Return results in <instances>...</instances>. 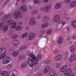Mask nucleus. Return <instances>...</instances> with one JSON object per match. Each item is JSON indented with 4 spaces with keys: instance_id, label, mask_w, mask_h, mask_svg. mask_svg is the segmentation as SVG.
Wrapping results in <instances>:
<instances>
[{
    "instance_id": "4d7b16f0",
    "label": "nucleus",
    "mask_w": 76,
    "mask_h": 76,
    "mask_svg": "<svg viewBox=\"0 0 76 76\" xmlns=\"http://www.w3.org/2000/svg\"><path fill=\"white\" fill-rule=\"evenodd\" d=\"M43 1L45 3H47L48 2V0H43Z\"/></svg>"
},
{
    "instance_id": "4468645a",
    "label": "nucleus",
    "mask_w": 76,
    "mask_h": 76,
    "mask_svg": "<svg viewBox=\"0 0 76 76\" xmlns=\"http://www.w3.org/2000/svg\"><path fill=\"white\" fill-rule=\"evenodd\" d=\"M62 59V56L61 55H58L55 58V60L56 61H60Z\"/></svg>"
},
{
    "instance_id": "393cba45",
    "label": "nucleus",
    "mask_w": 76,
    "mask_h": 76,
    "mask_svg": "<svg viewBox=\"0 0 76 76\" xmlns=\"http://www.w3.org/2000/svg\"><path fill=\"white\" fill-rule=\"evenodd\" d=\"M27 66V63L26 62L23 63L21 66L20 67L21 69H23Z\"/></svg>"
},
{
    "instance_id": "f03ea898",
    "label": "nucleus",
    "mask_w": 76,
    "mask_h": 76,
    "mask_svg": "<svg viewBox=\"0 0 76 76\" xmlns=\"http://www.w3.org/2000/svg\"><path fill=\"white\" fill-rule=\"evenodd\" d=\"M5 56H6V54H2L0 55V60L2 59L3 58H4L3 59V63L4 64H8L10 61L11 59L10 57L7 56L5 57Z\"/></svg>"
},
{
    "instance_id": "f257e3e1",
    "label": "nucleus",
    "mask_w": 76,
    "mask_h": 76,
    "mask_svg": "<svg viewBox=\"0 0 76 76\" xmlns=\"http://www.w3.org/2000/svg\"><path fill=\"white\" fill-rule=\"evenodd\" d=\"M27 54L28 56H29V59L27 62L28 64H29V66L31 67H32L34 66H36L39 60L37 57H35V55H33V53H30L29 51L27 52Z\"/></svg>"
},
{
    "instance_id": "72a5a7b5",
    "label": "nucleus",
    "mask_w": 76,
    "mask_h": 76,
    "mask_svg": "<svg viewBox=\"0 0 76 76\" xmlns=\"http://www.w3.org/2000/svg\"><path fill=\"white\" fill-rule=\"evenodd\" d=\"M12 38V39H15V38H18V35L17 34H14L12 35V37H11Z\"/></svg>"
},
{
    "instance_id": "4c0bfd02",
    "label": "nucleus",
    "mask_w": 76,
    "mask_h": 76,
    "mask_svg": "<svg viewBox=\"0 0 76 76\" xmlns=\"http://www.w3.org/2000/svg\"><path fill=\"white\" fill-rule=\"evenodd\" d=\"M76 5V2L74 1L72 2L70 4V6L71 7H74Z\"/></svg>"
},
{
    "instance_id": "09e8293b",
    "label": "nucleus",
    "mask_w": 76,
    "mask_h": 76,
    "mask_svg": "<svg viewBox=\"0 0 76 76\" xmlns=\"http://www.w3.org/2000/svg\"><path fill=\"white\" fill-rule=\"evenodd\" d=\"M40 32L42 34V33H45V30H41L40 31Z\"/></svg>"
},
{
    "instance_id": "4be33fe9",
    "label": "nucleus",
    "mask_w": 76,
    "mask_h": 76,
    "mask_svg": "<svg viewBox=\"0 0 76 76\" xmlns=\"http://www.w3.org/2000/svg\"><path fill=\"white\" fill-rule=\"evenodd\" d=\"M49 25L48 23H44L41 26V28L42 29H45V28L48 27Z\"/></svg>"
},
{
    "instance_id": "412c9836",
    "label": "nucleus",
    "mask_w": 76,
    "mask_h": 76,
    "mask_svg": "<svg viewBox=\"0 0 76 76\" xmlns=\"http://www.w3.org/2000/svg\"><path fill=\"white\" fill-rule=\"evenodd\" d=\"M20 9L23 12H25L27 10V9H26V7L24 6H22L20 7Z\"/></svg>"
},
{
    "instance_id": "37998d69",
    "label": "nucleus",
    "mask_w": 76,
    "mask_h": 76,
    "mask_svg": "<svg viewBox=\"0 0 76 76\" xmlns=\"http://www.w3.org/2000/svg\"><path fill=\"white\" fill-rule=\"evenodd\" d=\"M71 51L72 52L75 51V48L73 47H72L71 48Z\"/></svg>"
},
{
    "instance_id": "f8f14e48",
    "label": "nucleus",
    "mask_w": 76,
    "mask_h": 76,
    "mask_svg": "<svg viewBox=\"0 0 76 76\" xmlns=\"http://www.w3.org/2000/svg\"><path fill=\"white\" fill-rule=\"evenodd\" d=\"M71 73H72V69H69L64 72V75L65 76H69Z\"/></svg>"
},
{
    "instance_id": "052dcab7",
    "label": "nucleus",
    "mask_w": 76,
    "mask_h": 76,
    "mask_svg": "<svg viewBox=\"0 0 76 76\" xmlns=\"http://www.w3.org/2000/svg\"><path fill=\"white\" fill-rule=\"evenodd\" d=\"M67 31H69V30H70V28H69V27H67Z\"/></svg>"
},
{
    "instance_id": "5701e85b",
    "label": "nucleus",
    "mask_w": 76,
    "mask_h": 76,
    "mask_svg": "<svg viewBox=\"0 0 76 76\" xmlns=\"http://www.w3.org/2000/svg\"><path fill=\"white\" fill-rule=\"evenodd\" d=\"M71 27L73 28L74 27H76V20L73 21L71 24Z\"/></svg>"
},
{
    "instance_id": "7ed1b4c3",
    "label": "nucleus",
    "mask_w": 76,
    "mask_h": 76,
    "mask_svg": "<svg viewBox=\"0 0 76 76\" xmlns=\"http://www.w3.org/2000/svg\"><path fill=\"white\" fill-rule=\"evenodd\" d=\"M6 23L7 25H13V26H12L11 28H15L16 27V23L14 22L13 20L11 19H10L8 21H7Z\"/></svg>"
},
{
    "instance_id": "dca6fc26",
    "label": "nucleus",
    "mask_w": 76,
    "mask_h": 76,
    "mask_svg": "<svg viewBox=\"0 0 76 76\" xmlns=\"http://www.w3.org/2000/svg\"><path fill=\"white\" fill-rule=\"evenodd\" d=\"M57 74L55 72L53 71H50L49 74H48V76H56V75H57Z\"/></svg>"
},
{
    "instance_id": "de8ad7c7",
    "label": "nucleus",
    "mask_w": 76,
    "mask_h": 76,
    "mask_svg": "<svg viewBox=\"0 0 76 76\" xmlns=\"http://www.w3.org/2000/svg\"><path fill=\"white\" fill-rule=\"evenodd\" d=\"M53 53L54 54H56L57 53V50H55L53 52Z\"/></svg>"
},
{
    "instance_id": "6ab92c4d",
    "label": "nucleus",
    "mask_w": 76,
    "mask_h": 76,
    "mask_svg": "<svg viewBox=\"0 0 76 76\" xmlns=\"http://www.w3.org/2000/svg\"><path fill=\"white\" fill-rule=\"evenodd\" d=\"M1 75L2 76H9V74L7 72L4 71L1 73Z\"/></svg>"
},
{
    "instance_id": "473e14b6",
    "label": "nucleus",
    "mask_w": 76,
    "mask_h": 76,
    "mask_svg": "<svg viewBox=\"0 0 76 76\" xmlns=\"http://www.w3.org/2000/svg\"><path fill=\"white\" fill-rule=\"evenodd\" d=\"M12 56L14 57H17L18 55V52L17 51L14 52L12 53Z\"/></svg>"
},
{
    "instance_id": "a878e982",
    "label": "nucleus",
    "mask_w": 76,
    "mask_h": 76,
    "mask_svg": "<svg viewBox=\"0 0 76 76\" xmlns=\"http://www.w3.org/2000/svg\"><path fill=\"white\" fill-rule=\"evenodd\" d=\"M63 42V39L61 37H59V40L58 41V44H61Z\"/></svg>"
},
{
    "instance_id": "a211bd4d",
    "label": "nucleus",
    "mask_w": 76,
    "mask_h": 76,
    "mask_svg": "<svg viewBox=\"0 0 76 76\" xmlns=\"http://www.w3.org/2000/svg\"><path fill=\"white\" fill-rule=\"evenodd\" d=\"M67 67V65H65L64 66H63L62 68L61 69L60 72L61 73H63V72H64L65 70H66V68Z\"/></svg>"
},
{
    "instance_id": "49530a36",
    "label": "nucleus",
    "mask_w": 76,
    "mask_h": 76,
    "mask_svg": "<svg viewBox=\"0 0 76 76\" xmlns=\"http://www.w3.org/2000/svg\"><path fill=\"white\" fill-rule=\"evenodd\" d=\"M40 18H41V15H38V16L37 17V19L38 20H39V19H40Z\"/></svg>"
},
{
    "instance_id": "c03bdc74",
    "label": "nucleus",
    "mask_w": 76,
    "mask_h": 76,
    "mask_svg": "<svg viewBox=\"0 0 76 76\" xmlns=\"http://www.w3.org/2000/svg\"><path fill=\"white\" fill-rule=\"evenodd\" d=\"M28 45H27L23 46H22V47H23V50H25V48H26V47H28Z\"/></svg>"
},
{
    "instance_id": "0eeeda50",
    "label": "nucleus",
    "mask_w": 76,
    "mask_h": 76,
    "mask_svg": "<svg viewBox=\"0 0 76 76\" xmlns=\"http://www.w3.org/2000/svg\"><path fill=\"white\" fill-rule=\"evenodd\" d=\"M71 18H66L65 20H63L61 21V24H62L63 25H64L65 24L69 22L70 21Z\"/></svg>"
},
{
    "instance_id": "9b49d317",
    "label": "nucleus",
    "mask_w": 76,
    "mask_h": 76,
    "mask_svg": "<svg viewBox=\"0 0 76 76\" xmlns=\"http://www.w3.org/2000/svg\"><path fill=\"white\" fill-rule=\"evenodd\" d=\"M29 23L31 26L35 25H36V22L35 20V19L32 18L30 19Z\"/></svg>"
},
{
    "instance_id": "cd10ccee",
    "label": "nucleus",
    "mask_w": 76,
    "mask_h": 76,
    "mask_svg": "<svg viewBox=\"0 0 76 76\" xmlns=\"http://www.w3.org/2000/svg\"><path fill=\"white\" fill-rule=\"evenodd\" d=\"M25 58V55L24 54L21 55L19 57V60L21 61Z\"/></svg>"
},
{
    "instance_id": "a19ab883",
    "label": "nucleus",
    "mask_w": 76,
    "mask_h": 76,
    "mask_svg": "<svg viewBox=\"0 0 76 76\" xmlns=\"http://www.w3.org/2000/svg\"><path fill=\"white\" fill-rule=\"evenodd\" d=\"M42 56V55L41 54H39L38 55V58L39 59V60H40L41 58V57Z\"/></svg>"
},
{
    "instance_id": "2f4dec72",
    "label": "nucleus",
    "mask_w": 76,
    "mask_h": 76,
    "mask_svg": "<svg viewBox=\"0 0 76 76\" xmlns=\"http://www.w3.org/2000/svg\"><path fill=\"white\" fill-rule=\"evenodd\" d=\"M60 26H61V23H59L56 26L55 29L56 30H58V29L60 28Z\"/></svg>"
},
{
    "instance_id": "39448f33",
    "label": "nucleus",
    "mask_w": 76,
    "mask_h": 76,
    "mask_svg": "<svg viewBox=\"0 0 76 76\" xmlns=\"http://www.w3.org/2000/svg\"><path fill=\"white\" fill-rule=\"evenodd\" d=\"M4 23L3 22H1L0 23V29H2L4 31H7L9 29V27L7 26H5L4 27Z\"/></svg>"
},
{
    "instance_id": "9d476101",
    "label": "nucleus",
    "mask_w": 76,
    "mask_h": 76,
    "mask_svg": "<svg viewBox=\"0 0 76 76\" xmlns=\"http://www.w3.org/2000/svg\"><path fill=\"white\" fill-rule=\"evenodd\" d=\"M12 44L14 47H17L19 45V41L18 40H15L12 41Z\"/></svg>"
},
{
    "instance_id": "8fccbe9b",
    "label": "nucleus",
    "mask_w": 76,
    "mask_h": 76,
    "mask_svg": "<svg viewBox=\"0 0 76 76\" xmlns=\"http://www.w3.org/2000/svg\"><path fill=\"white\" fill-rule=\"evenodd\" d=\"M18 23L19 25H22V22L21 21L19 22Z\"/></svg>"
},
{
    "instance_id": "e2e57ef3",
    "label": "nucleus",
    "mask_w": 76,
    "mask_h": 76,
    "mask_svg": "<svg viewBox=\"0 0 76 76\" xmlns=\"http://www.w3.org/2000/svg\"><path fill=\"white\" fill-rule=\"evenodd\" d=\"M38 44V43H34V45H37Z\"/></svg>"
},
{
    "instance_id": "774afa93",
    "label": "nucleus",
    "mask_w": 76,
    "mask_h": 76,
    "mask_svg": "<svg viewBox=\"0 0 76 76\" xmlns=\"http://www.w3.org/2000/svg\"><path fill=\"white\" fill-rule=\"evenodd\" d=\"M18 4V2H16V4H15V5H17Z\"/></svg>"
},
{
    "instance_id": "a18cd8bd",
    "label": "nucleus",
    "mask_w": 76,
    "mask_h": 76,
    "mask_svg": "<svg viewBox=\"0 0 76 76\" xmlns=\"http://www.w3.org/2000/svg\"><path fill=\"white\" fill-rule=\"evenodd\" d=\"M34 1V2L35 3H38L39 2V0H33Z\"/></svg>"
},
{
    "instance_id": "69168bd1",
    "label": "nucleus",
    "mask_w": 76,
    "mask_h": 76,
    "mask_svg": "<svg viewBox=\"0 0 76 76\" xmlns=\"http://www.w3.org/2000/svg\"><path fill=\"white\" fill-rule=\"evenodd\" d=\"M2 15V12H0V16H1Z\"/></svg>"
},
{
    "instance_id": "ea45409f",
    "label": "nucleus",
    "mask_w": 76,
    "mask_h": 76,
    "mask_svg": "<svg viewBox=\"0 0 76 76\" xmlns=\"http://www.w3.org/2000/svg\"><path fill=\"white\" fill-rule=\"evenodd\" d=\"M60 67V64L59 63H57L56 66V67L57 69H59Z\"/></svg>"
},
{
    "instance_id": "c85d7f7f",
    "label": "nucleus",
    "mask_w": 76,
    "mask_h": 76,
    "mask_svg": "<svg viewBox=\"0 0 76 76\" xmlns=\"http://www.w3.org/2000/svg\"><path fill=\"white\" fill-rule=\"evenodd\" d=\"M11 17V15L9 14L6 15L4 17V19H3V20H5L6 19H9V18H10Z\"/></svg>"
},
{
    "instance_id": "c9c22d12",
    "label": "nucleus",
    "mask_w": 76,
    "mask_h": 76,
    "mask_svg": "<svg viewBox=\"0 0 76 76\" xmlns=\"http://www.w3.org/2000/svg\"><path fill=\"white\" fill-rule=\"evenodd\" d=\"M38 13L37 10H34L31 12V14L32 15H35Z\"/></svg>"
},
{
    "instance_id": "f3484780",
    "label": "nucleus",
    "mask_w": 76,
    "mask_h": 76,
    "mask_svg": "<svg viewBox=\"0 0 76 76\" xmlns=\"http://www.w3.org/2000/svg\"><path fill=\"white\" fill-rule=\"evenodd\" d=\"M50 67L49 66H47L46 69H45L43 73L44 74H46V73H47L50 71Z\"/></svg>"
},
{
    "instance_id": "bf43d9fd",
    "label": "nucleus",
    "mask_w": 76,
    "mask_h": 76,
    "mask_svg": "<svg viewBox=\"0 0 76 76\" xmlns=\"http://www.w3.org/2000/svg\"><path fill=\"white\" fill-rule=\"evenodd\" d=\"M70 76H75V74L72 73L70 75Z\"/></svg>"
},
{
    "instance_id": "aec40b11",
    "label": "nucleus",
    "mask_w": 76,
    "mask_h": 76,
    "mask_svg": "<svg viewBox=\"0 0 76 76\" xmlns=\"http://www.w3.org/2000/svg\"><path fill=\"white\" fill-rule=\"evenodd\" d=\"M48 20H49V17L47 16L44 17L42 19V21L43 22H45L48 21Z\"/></svg>"
},
{
    "instance_id": "864d4df0",
    "label": "nucleus",
    "mask_w": 76,
    "mask_h": 76,
    "mask_svg": "<svg viewBox=\"0 0 76 76\" xmlns=\"http://www.w3.org/2000/svg\"><path fill=\"white\" fill-rule=\"evenodd\" d=\"M23 50V49L22 47H21L19 49V50H20V51H22V50Z\"/></svg>"
},
{
    "instance_id": "20e7f679",
    "label": "nucleus",
    "mask_w": 76,
    "mask_h": 76,
    "mask_svg": "<svg viewBox=\"0 0 76 76\" xmlns=\"http://www.w3.org/2000/svg\"><path fill=\"white\" fill-rule=\"evenodd\" d=\"M14 17L15 19H19L22 18V14L19 11H16L14 13Z\"/></svg>"
},
{
    "instance_id": "3c124183",
    "label": "nucleus",
    "mask_w": 76,
    "mask_h": 76,
    "mask_svg": "<svg viewBox=\"0 0 76 76\" xmlns=\"http://www.w3.org/2000/svg\"><path fill=\"white\" fill-rule=\"evenodd\" d=\"M72 38L74 40V39H76V37L75 35H73L72 36Z\"/></svg>"
},
{
    "instance_id": "e433bc0d",
    "label": "nucleus",
    "mask_w": 76,
    "mask_h": 76,
    "mask_svg": "<svg viewBox=\"0 0 76 76\" xmlns=\"http://www.w3.org/2000/svg\"><path fill=\"white\" fill-rule=\"evenodd\" d=\"M52 32V29H49L47 30V34L48 35L49 34H50Z\"/></svg>"
},
{
    "instance_id": "ddd939ff",
    "label": "nucleus",
    "mask_w": 76,
    "mask_h": 76,
    "mask_svg": "<svg viewBox=\"0 0 76 76\" xmlns=\"http://www.w3.org/2000/svg\"><path fill=\"white\" fill-rule=\"evenodd\" d=\"M35 38V35L34 33H31L30 34L28 37V40L29 41H32Z\"/></svg>"
},
{
    "instance_id": "423d86ee",
    "label": "nucleus",
    "mask_w": 76,
    "mask_h": 76,
    "mask_svg": "<svg viewBox=\"0 0 76 76\" xmlns=\"http://www.w3.org/2000/svg\"><path fill=\"white\" fill-rule=\"evenodd\" d=\"M60 16L57 15H55L53 19V22L56 23H58L59 22H60Z\"/></svg>"
},
{
    "instance_id": "5fc2aeb1",
    "label": "nucleus",
    "mask_w": 76,
    "mask_h": 76,
    "mask_svg": "<svg viewBox=\"0 0 76 76\" xmlns=\"http://www.w3.org/2000/svg\"><path fill=\"white\" fill-rule=\"evenodd\" d=\"M42 37V34H40L39 36V37L40 38V37Z\"/></svg>"
},
{
    "instance_id": "79ce46f5",
    "label": "nucleus",
    "mask_w": 76,
    "mask_h": 76,
    "mask_svg": "<svg viewBox=\"0 0 76 76\" xmlns=\"http://www.w3.org/2000/svg\"><path fill=\"white\" fill-rule=\"evenodd\" d=\"M51 60H52L51 59H50L48 60V61H46V63L47 64H49V63H50L51 62Z\"/></svg>"
},
{
    "instance_id": "f704fd0d",
    "label": "nucleus",
    "mask_w": 76,
    "mask_h": 76,
    "mask_svg": "<svg viewBox=\"0 0 76 76\" xmlns=\"http://www.w3.org/2000/svg\"><path fill=\"white\" fill-rule=\"evenodd\" d=\"M69 52L68 51H66L65 52V55L66 58H67L69 57Z\"/></svg>"
},
{
    "instance_id": "603ef678",
    "label": "nucleus",
    "mask_w": 76,
    "mask_h": 76,
    "mask_svg": "<svg viewBox=\"0 0 76 76\" xmlns=\"http://www.w3.org/2000/svg\"><path fill=\"white\" fill-rule=\"evenodd\" d=\"M42 75V72H40L39 74L38 75H37V76H40L41 75Z\"/></svg>"
},
{
    "instance_id": "2eb2a0df",
    "label": "nucleus",
    "mask_w": 76,
    "mask_h": 76,
    "mask_svg": "<svg viewBox=\"0 0 76 76\" xmlns=\"http://www.w3.org/2000/svg\"><path fill=\"white\" fill-rule=\"evenodd\" d=\"M6 51V48H3L0 49V54H3Z\"/></svg>"
},
{
    "instance_id": "338daca9",
    "label": "nucleus",
    "mask_w": 76,
    "mask_h": 76,
    "mask_svg": "<svg viewBox=\"0 0 76 76\" xmlns=\"http://www.w3.org/2000/svg\"><path fill=\"white\" fill-rule=\"evenodd\" d=\"M50 47H51V48H53V47H52V46H51V45H50Z\"/></svg>"
},
{
    "instance_id": "6e6552de",
    "label": "nucleus",
    "mask_w": 76,
    "mask_h": 76,
    "mask_svg": "<svg viewBox=\"0 0 76 76\" xmlns=\"http://www.w3.org/2000/svg\"><path fill=\"white\" fill-rule=\"evenodd\" d=\"M51 8V4H48L46 5L45 7V12H49Z\"/></svg>"
},
{
    "instance_id": "7c9ffc66",
    "label": "nucleus",
    "mask_w": 76,
    "mask_h": 76,
    "mask_svg": "<svg viewBox=\"0 0 76 76\" xmlns=\"http://www.w3.org/2000/svg\"><path fill=\"white\" fill-rule=\"evenodd\" d=\"M21 29H22V27L19 26H18L15 28V30H16V31H20V30Z\"/></svg>"
},
{
    "instance_id": "bb28decb",
    "label": "nucleus",
    "mask_w": 76,
    "mask_h": 76,
    "mask_svg": "<svg viewBox=\"0 0 76 76\" xmlns=\"http://www.w3.org/2000/svg\"><path fill=\"white\" fill-rule=\"evenodd\" d=\"M13 67V65L12 64H8L6 66V68L7 70H10L12 69V68Z\"/></svg>"
},
{
    "instance_id": "58836bf2",
    "label": "nucleus",
    "mask_w": 76,
    "mask_h": 76,
    "mask_svg": "<svg viewBox=\"0 0 76 76\" xmlns=\"http://www.w3.org/2000/svg\"><path fill=\"white\" fill-rule=\"evenodd\" d=\"M71 0H65V3L66 4H69L71 2Z\"/></svg>"
},
{
    "instance_id": "1a4fd4ad",
    "label": "nucleus",
    "mask_w": 76,
    "mask_h": 76,
    "mask_svg": "<svg viewBox=\"0 0 76 76\" xmlns=\"http://www.w3.org/2000/svg\"><path fill=\"white\" fill-rule=\"evenodd\" d=\"M69 60L71 63H72L73 61H76V55L75 54H72L69 58Z\"/></svg>"
},
{
    "instance_id": "0e129e2a",
    "label": "nucleus",
    "mask_w": 76,
    "mask_h": 76,
    "mask_svg": "<svg viewBox=\"0 0 76 76\" xmlns=\"http://www.w3.org/2000/svg\"><path fill=\"white\" fill-rule=\"evenodd\" d=\"M28 7L30 9H31V7H30V5H28Z\"/></svg>"
},
{
    "instance_id": "c756f323",
    "label": "nucleus",
    "mask_w": 76,
    "mask_h": 76,
    "mask_svg": "<svg viewBox=\"0 0 76 76\" xmlns=\"http://www.w3.org/2000/svg\"><path fill=\"white\" fill-rule=\"evenodd\" d=\"M27 35H28V34L26 33H25L23 34L21 36V37L23 38H26V37H27Z\"/></svg>"
},
{
    "instance_id": "13d9d810",
    "label": "nucleus",
    "mask_w": 76,
    "mask_h": 76,
    "mask_svg": "<svg viewBox=\"0 0 76 76\" xmlns=\"http://www.w3.org/2000/svg\"><path fill=\"white\" fill-rule=\"evenodd\" d=\"M44 8H43V7H41V10L42 11H43V10H44Z\"/></svg>"
},
{
    "instance_id": "680f3d73",
    "label": "nucleus",
    "mask_w": 76,
    "mask_h": 76,
    "mask_svg": "<svg viewBox=\"0 0 76 76\" xmlns=\"http://www.w3.org/2000/svg\"><path fill=\"white\" fill-rule=\"evenodd\" d=\"M29 29V28L28 27H27L26 28V30H28V29Z\"/></svg>"
},
{
    "instance_id": "b1692460",
    "label": "nucleus",
    "mask_w": 76,
    "mask_h": 76,
    "mask_svg": "<svg viewBox=\"0 0 76 76\" xmlns=\"http://www.w3.org/2000/svg\"><path fill=\"white\" fill-rule=\"evenodd\" d=\"M61 4L60 3H58L55 6V9L57 10L61 8Z\"/></svg>"
},
{
    "instance_id": "6e6d98bb",
    "label": "nucleus",
    "mask_w": 76,
    "mask_h": 76,
    "mask_svg": "<svg viewBox=\"0 0 76 76\" xmlns=\"http://www.w3.org/2000/svg\"><path fill=\"white\" fill-rule=\"evenodd\" d=\"M70 39V37H68V38L66 39V41H69Z\"/></svg>"
}]
</instances>
